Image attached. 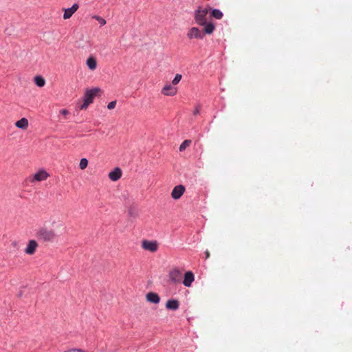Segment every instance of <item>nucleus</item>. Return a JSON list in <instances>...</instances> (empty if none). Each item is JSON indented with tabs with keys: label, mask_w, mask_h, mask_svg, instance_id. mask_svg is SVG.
Segmentation results:
<instances>
[{
	"label": "nucleus",
	"mask_w": 352,
	"mask_h": 352,
	"mask_svg": "<svg viewBox=\"0 0 352 352\" xmlns=\"http://www.w3.org/2000/svg\"><path fill=\"white\" fill-rule=\"evenodd\" d=\"M36 236L38 240L44 242H52L56 238L57 234L53 229L41 227L37 230Z\"/></svg>",
	"instance_id": "nucleus-1"
},
{
	"label": "nucleus",
	"mask_w": 352,
	"mask_h": 352,
	"mask_svg": "<svg viewBox=\"0 0 352 352\" xmlns=\"http://www.w3.org/2000/svg\"><path fill=\"white\" fill-rule=\"evenodd\" d=\"M101 91L100 88L87 89L84 94L83 103L80 105L81 110H85L94 101L95 96Z\"/></svg>",
	"instance_id": "nucleus-2"
},
{
	"label": "nucleus",
	"mask_w": 352,
	"mask_h": 352,
	"mask_svg": "<svg viewBox=\"0 0 352 352\" xmlns=\"http://www.w3.org/2000/svg\"><path fill=\"white\" fill-rule=\"evenodd\" d=\"M210 10V7H199L195 12V21L199 25H204L207 22V15Z\"/></svg>",
	"instance_id": "nucleus-3"
},
{
	"label": "nucleus",
	"mask_w": 352,
	"mask_h": 352,
	"mask_svg": "<svg viewBox=\"0 0 352 352\" xmlns=\"http://www.w3.org/2000/svg\"><path fill=\"white\" fill-rule=\"evenodd\" d=\"M142 247L146 250L155 252L158 249V243L156 241L144 240L142 242Z\"/></svg>",
	"instance_id": "nucleus-4"
},
{
	"label": "nucleus",
	"mask_w": 352,
	"mask_h": 352,
	"mask_svg": "<svg viewBox=\"0 0 352 352\" xmlns=\"http://www.w3.org/2000/svg\"><path fill=\"white\" fill-rule=\"evenodd\" d=\"M187 36L190 39H192V38L203 39L204 37V33L201 30H200L198 28L192 27L188 31Z\"/></svg>",
	"instance_id": "nucleus-5"
},
{
	"label": "nucleus",
	"mask_w": 352,
	"mask_h": 352,
	"mask_svg": "<svg viewBox=\"0 0 352 352\" xmlns=\"http://www.w3.org/2000/svg\"><path fill=\"white\" fill-rule=\"evenodd\" d=\"M168 276H169L170 280L173 283H180L182 280V271L177 268H174L170 271Z\"/></svg>",
	"instance_id": "nucleus-6"
},
{
	"label": "nucleus",
	"mask_w": 352,
	"mask_h": 352,
	"mask_svg": "<svg viewBox=\"0 0 352 352\" xmlns=\"http://www.w3.org/2000/svg\"><path fill=\"white\" fill-rule=\"evenodd\" d=\"M50 175L43 169L38 170L36 173L33 175V177L30 179V182H42L46 180Z\"/></svg>",
	"instance_id": "nucleus-7"
},
{
	"label": "nucleus",
	"mask_w": 352,
	"mask_h": 352,
	"mask_svg": "<svg viewBox=\"0 0 352 352\" xmlns=\"http://www.w3.org/2000/svg\"><path fill=\"white\" fill-rule=\"evenodd\" d=\"M38 246V244L36 241L34 239L30 240L24 252L28 255H33L35 253Z\"/></svg>",
	"instance_id": "nucleus-8"
},
{
	"label": "nucleus",
	"mask_w": 352,
	"mask_h": 352,
	"mask_svg": "<svg viewBox=\"0 0 352 352\" xmlns=\"http://www.w3.org/2000/svg\"><path fill=\"white\" fill-rule=\"evenodd\" d=\"M185 187L183 185H177L174 187L171 192V197L174 199H179L185 192Z\"/></svg>",
	"instance_id": "nucleus-9"
},
{
	"label": "nucleus",
	"mask_w": 352,
	"mask_h": 352,
	"mask_svg": "<svg viewBox=\"0 0 352 352\" xmlns=\"http://www.w3.org/2000/svg\"><path fill=\"white\" fill-rule=\"evenodd\" d=\"M177 93V88L172 84L166 85L162 89V94L164 96H173Z\"/></svg>",
	"instance_id": "nucleus-10"
},
{
	"label": "nucleus",
	"mask_w": 352,
	"mask_h": 352,
	"mask_svg": "<svg viewBox=\"0 0 352 352\" xmlns=\"http://www.w3.org/2000/svg\"><path fill=\"white\" fill-rule=\"evenodd\" d=\"M79 8V6L78 3H74L73 6L69 8H64V14H63V19H69L72 17V16L78 10Z\"/></svg>",
	"instance_id": "nucleus-11"
},
{
	"label": "nucleus",
	"mask_w": 352,
	"mask_h": 352,
	"mask_svg": "<svg viewBox=\"0 0 352 352\" xmlns=\"http://www.w3.org/2000/svg\"><path fill=\"white\" fill-rule=\"evenodd\" d=\"M194 280H195V276H194L193 273L190 271H188V272H186L184 274L183 284L184 285V286L189 287L191 286Z\"/></svg>",
	"instance_id": "nucleus-12"
},
{
	"label": "nucleus",
	"mask_w": 352,
	"mask_h": 352,
	"mask_svg": "<svg viewBox=\"0 0 352 352\" xmlns=\"http://www.w3.org/2000/svg\"><path fill=\"white\" fill-rule=\"evenodd\" d=\"M122 176V170L120 168H116L109 173V177L111 181H118Z\"/></svg>",
	"instance_id": "nucleus-13"
},
{
	"label": "nucleus",
	"mask_w": 352,
	"mask_h": 352,
	"mask_svg": "<svg viewBox=\"0 0 352 352\" xmlns=\"http://www.w3.org/2000/svg\"><path fill=\"white\" fill-rule=\"evenodd\" d=\"M146 300L148 302L157 304L160 302V298L156 293L149 292L146 294Z\"/></svg>",
	"instance_id": "nucleus-14"
},
{
	"label": "nucleus",
	"mask_w": 352,
	"mask_h": 352,
	"mask_svg": "<svg viewBox=\"0 0 352 352\" xmlns=\"http://www.w3.org/2000/svg\"><path fill=\"white\" fill-rule=\"evenodd\" d=\"M166 307L168 309L177 310L179 308V302L177 300H168Z\"/></svg>",
	"instance_id": "nucleus-15"
},
{
	"label": "nucleus",
	"mask_w": 352,
	"mask_h": 352,
	"mask_svg": "<svg viewBox=\"0 0 352 352\" xmlns=\"http://www.w3.org/2000/svg\"><path fill=\"white\" fill-rule=\"evenodd\" d=\"M86 64L91 70H95L97 67L96 60L93 56H90L87 58Z\"/></svg>",
	"instance_id": "nucleus-16"
},
{
	"label": "nucleus",
	"mask_w": 352,
	"mask_h": 352,
	"mask_svg": "<svg viewBox=\"0 0 352 352\" xmlns=\"http://www.w3.org/2000/svg\"><path fill=\"white\" fill-rule=\"evenodd\" d=\"M15 126L19 129H26L28 126V119L23 118L16 122Z\"/></svg>",
	"instance_id": "nucleus-17"
},
{
	"label": "nucleus",
	"mask_w": 352,
	"mask_h": 352,
	"mask_svg": "<svg viewBox=\"0 0 352 352\" xmlns=\"http://www.w3.org/2000/svg\"><path fill=\"white\" fill-rule=\"evenodd\" d=\"M203 26H204V34H211L214 30V25L211 22H206V24H204Z\"/></svg>",
	"instance_id": "nucleus-18"
},
{
	"label": "nucleus",
	"mask_w": 352,
	"mask_h": 352,
	"mask_svg": "<svg viewBox=\"0 0 352 352\" xmlns=\"http://www.w3.org/2000/svg\"><path fill=\"white\" fill-rule=\"evenodd\" d=\"M210 12L211 16H212L217 19H221L223 17L222 12L218 9H212L210 8Z\"/></svg>",
	"instance_id": "nucleus-19"
},
{
	"label": "nucleus",
	"mask_w": 352,
	"mask_h": 352,
	"mask_svg": "<svg viewBox=\"0 0 352 352\" xmlns=\"http://www.w3.org/2000/svg\"><path fill=\"white\" fill-rule=\"evenodd\" d=\"M34 82L39 87H43L45 84V79L41 76H36L34 78Z\"/></svg>",
	"instance_id": "nucleus-20"
},
{
	"label": "nucleus",
	"mask_w": 352,
	"mask_h": 352,
	"mask_svg": "<svg viewBox=\"0 0 352 352\" xmlns=\"http://www.w3.org/2000/svg\"><path fill=\"white\" fill-rule=\"evenodd\" d=\"M191 144V140H184L181 145L179 146V151H184L188 146H190Z\"/></svg>",
	"instance_id": "nucleus-21"
},
{
	"label": "nucleus",
	"mask_w": 352,
	"mask_h": 352,
	"mask_svg": "<svg viewBox=\"0 0 352 352\" xmlns=\"http://www.w3.org/2000/svg\"><path fill=\"white\" fill-rule=\"evenodd\" d=\"M92 19H94L96 21H98V23H100V26H103L107 23L106 20L104 19H103L102 17H101L100 16L94 15V16H92Z\"/></svg>",
	"instance_id": "nucleus-22"
},
{
	"label": "nucleus",
	"mask_w": 352,
	"mask_h": 352,
	"mask_svg": "<svg viewBox=\"0 0 352 352\" xmlns=\"http://www.w3.org/2000/svg\"><path fill=\"white\" fill-rule=\"evenodd\" d=\"M88 161L86 158H82L80 161L79 167L81 170H84L87 167Z\"/></svg>",
	"instance_id": "nucleus-23"
},
{
	"label": "nucleus",
	"mask_w": 352,
	"mask_h": 352,
	"mask_svg": "<svg viewBox=\"0 0 352 352\" xmlns=\"http://www.w3.org/2000/svg\"><path fill=\"white\" fill-rule=\"evenodd\" d=\"M182 78V76L181 74H177L173 80H172V85H177L181 80Z\"/></svg>",
	"instance_id": "nucleus-24"
},
{
	"label": "nucleus",
	"mask_w": 352,
	"mask_h": 352,
	"mask_svg": "<svg viewBox=\"0 0 352 352\" xmlns=\"http://www.w3.org/2000/svg\"><path fill=\"white\" fill-rule=\"evenodd\" d=\"M65 352H88L85 350L77 348H73L66 350Z\"/></svg>",
	"instance_id": "nucleus-25"
},
{
	"label": "nucleus",
	"mask_w": 352,
	"mask_h": 352,
	"mask_svg": "<svg viewBox=\"0 0 352 352\" xmlns=\"http://www.w3.org/2000/svg\"><path fill=\"white\" fill-rule=\"evenodd\" d=\"M116 101L114 100V101H111L110 102L108 105H107V108L109 109H113L115 107H116Z\"/></svg>",
	"instance_id": "nucleus-26"
},
{
	"label": "nucleus",
	"mask_w": 352,
	"mask_h": 352,
	"mask_svg": "<svg viewBox=\"0 0 352 352\" xmlns=\"http://www.w3.org/2000/svg\"><path fill=\"white\" fill-rule=\"evenodd\" d=\"M52 224L55 226V227L57 228H63L64 226L63 223L60 221H58L57 222L54 221Z\"/></svg>",
	"instance_id": "nucleus-27"
},
{
	"label": "nucleus",
	"mask_w": 352,
	"mask_h": 352,
	"mask_svg": "<svg viewBox=\"0 0 352 352\" xmlns=\"http://www.w3.org/2000/svg\"><path fill=\"white\" fill-rule=\"evenodd\" d=\"M200 109H201V107L199 105L195 107V108L193 111V115L194 116L198 115L200 113Z\"/></svg>",
	"instance_id": "nucleus-28"
},
{
	"label": "nucleus",
	"mask_w": 352,
	"mask_h": 352,
	"mask_svg": "<svg viewBox=\"0 0 352 352\" xmlns=\"http://www.w3.org/2000/svg\"><path fill=\"white\" fill-rule=\"evenodd\" d=\"M60 113L63 115L64 116H66L67 115L69 114V111H68V110L64 109H61L60 111Z\"/></svg>",
	"instance_id": "nucleus-29"
},
{
	"label": "nucleus",
	"mask_w": 352,
	"mask_h": 352,
	"mask_svg": "<svg viewBox=\"0 0 352 352\" xmlns=\"http://www.w3.org/2000/svg\"><path fill=\"white\" fill-rule=\"evenodd\" d=\"M205 254H206V259L210 257V252L208 250H206L205 252Z\"/></svg>",
	"instance_id": "nucleus-30"
}]
</instances>
